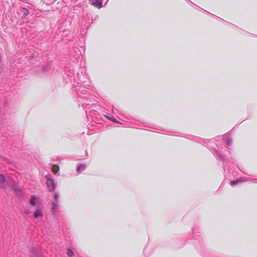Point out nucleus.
Instances as JSON below:
<instances>
[{
	"instance_id": "f257e3e1",
	"label": "nucleus",
	"mask_w": 257,
	"mask_h": 257,
	"mask_svg": "<svg viewBox=\"0 0 257 257\" xmlns=\"http://www.w3.org/2000/svg\"><path fill=\"white\" fill-rule=\"evenodd\" d=\"M59 197V194L57 193H55L54 196V201L52 203V211L53 214H54L57 210L58 209V198Z\"/></svg>"
},
{
	"instance_id": "f03ea898",
	"label": "nucleus",
	"mask_w": 257,
	"mask_h": 257,
	"mask_svg": "<svg viewBox=\"0 0 257 257\" xmlns=\"http://www.w3.org/2000/svg\"><path fill=\"white\" fill-rule=\"evenodd\" d=\"M46 184L50 191H53L55 190L56 185L54 183L53 179H47Z\"/></svg>"
},
{
	"instance_id": "7ed1b4c3",
	"label": "nucleus",
	"mask_w": 257,
	"mask_h": 257,
	"mask_svg": "<svg viewBox=\"0 0 257 257\" xmlns=\"http://www.w3.org/2000/svg\"><path fill=\"white\" fill-rule=\"evenodd\" d=\"M89 3L99 9L102 7V2L100 0H89Z\"/></svg>"
},
{
	"instance_id": "20e7f679",
	"label": "nucleus",
	"mask_w": 257,
	"mask_h": 257,
	"mask_svg": "<svg viewBox=\"0 0 257 257\" xmlns=\"http://www.w3.org/2000/svg\"><path fill=\"white\" fill-rule=\"evenodd\" d=\"M6 181H7V183H8L10 185V186L14 189V191L18 193V192H20L21 191L20 189H17L14 188L15 187V182L14 181H13L12 179H8Z\"/></svg>"
},
{
	"instance_id": "39448f33",
	"label": "nucleus",
	"mask_w": 257,
	"mask_h": 257,
	"mask_svg": "<svg viewBox=\"0 0 257 257\" xmlns=\"http://www.w3.org/2000/svg\"><path fill=\"white\" fill-rule=\"evenodd\" d=\"M43 215V212L41 209H37L34 213V216L36 218L42 217Z\"/></svg>"
},
{
	"instance_id": "423d86ee",
	"label": "nucleus",
	"mask_w": 257,
	"mask_h": 257,
	"mask_svg": "<svg viewBox=\"0 0 257 257\" xmlns=\"http://www.w3.org/2000/svg\"><path fill=\"white\" fill-rule=\"evenodd\" d=\"M6 181L5 177L3 174H0V187L5 188V182Z\"/></svg>"
},
{
	"instance_id": "0eeeda50",
	"label": "nucleus",
	"mask_w": 257,
	"mask_h": 257,
	"mask_svg": "<svg viewBox=\"0 0 257 257\" xmlns=\"http://www.w3.org/2000/svg\"><path fill=\"white\" fill-rule=\"evenodd\" d=\"M20 13L21 14H22V18H25L26 16H27L28 15V14H29V11L28 10H27V9L26 8H21L20 10Z\"/></svg>"
},
{
	"instance_id": "6e6552de",
	"label": "nucleus",
	"mask_w": 257,
	"mask_h": 257,
	"mask_svg": "<svg viewBox=\"0 0 257 257\" xmlns=\"http://www.w3.org/2000/svg\"><path fill=\"white\" fill-rule=\"evenodd\" d=\"M86 167V166L84 164H80L77 166L76 171L78 173H80L82 171H84Z\"/></svg>"
},
{
	"instance_id": "1a4fd4ad",
	"label": "nucleus",
	"mask_w": 257,
	"mask_h": 257,
	"mask_svg": "<svg viewBox=\"0 0 257 257\" xmlns=\"http://www.w3.org/2000/svg\"><path fill=\"white\" fill-rule=\"evenodd\" d=\"M224 139H225L226 146L227 147H230L232 143V140L230 138H228L227 137H224Z\"/></svg>"
},
{
	"instance_id": "9d476101",
	"label": "nucleus",
	"mask_w": 257,
	"mask_h": 257,
	"mask_svg": "<svg viewBox=\"0 0 257 257\" xmlns=\"http://www.w3.org/2000/svg\"><path fill=\"white\" fill-rule=\"evenodd\" d=\"M215 155L216 157H218L221 160H224V156L221 154L218 151L215 150Z\"/></svg>"
},
{
	"instance_id": "9b49d317",
	"label": "nucleus",
	"mask_w": 257,
	"mask_h": 257,
	"mask_svg": "<svg viewBox=\"0 0 257 257\" xmlns=\"http://www.w3.org/2000/svg\"><path fill=\"white\" fill-rule=\"evenodd\" d=\"M36 198L34 196H32L31 199H30V203L31 205H32L33 206H35L36 205Z\"/></svg>"
},
{
	"instance_id": "f8f14e48",
	"label": "nucleus",
	"mask_w": 257,
	"mask_h": 257,
	"mask_svg": "<svg viewBox=\"0 0 257 257\" xmlns=\"http://www.w3.org/2000/svg\"><path fill=\"white\" fill-rule=\"evenodd\" d=\"M52 170L54 173L56 174L59 171V168L57 166H53L52 168Z\"/></svg>"
},
{
	"instance_id": "ddd939ff",
	"label": "nucleus",
	"mask_w": 257,
	"mask_h": 257,
	"mask_svg": "<svg viewBox=\"0 0 257 257\" xmlns=\"http://www.w3.org/2000/svg\"><path fill=\"white\" fill-rule=\"evenodd\" d=\"M67 254L69 256H72L74 254L73 251L70 249H68L67 251Z\"/></svg>"
},
{
	"instance_id": "4468645a",
	"label": "nucleus",
	"mask_w": 257,
	"mask_h": 257,
	"mask_svg": "<svg viewBox=\"0 0 257 257\" xmlns=\"http://www.w3.org/2000/svg\"><path fill=\"white\" fill-rule=\"evenodd\" d=\"M247 181H248V180L245 177H240L237 179V181H238V182H243Z\"/></svg>"
},
{
	"instance_id": "2eb2a0df",
	"label": "nucleus",
	"mask_w": 257,
	"mask_h": 257,
	"mask_svg": "<svg viewBox=\"0 0 257 257\" xmlns=\"http://www.w3.org/2000/svg\"><path fill=\"white\" fill-rule=\"evenodd\" d=\"M109 120H112V121L115 122V119L112 115L106 116Z\"/></svg>"
},
{
	"instance_id": "dca6fc26",
	"label": "nucleus",
	"mask_w": 257,
	"mask_h": 257,
	"mask_svg": "<svg viewBox=\"0 0 257 257\" xmlns=\"http://www.w3.org/2000/svg\"><path fill=\"white\" fill-rule=\"evenodd\" d=\"M238 182V181H237V179L236 181H231L230 182V185L231 186H233V185L236 184Z\"/></svg>"
},
{
	"instance_id": "f3484780",
	"label": "nucleus",
	"mask_w": 257,
	"mask_h": 257,
	"mask_svg": "<svg viewBox=\"0 0 257 257\" xmlns=\"http://www.w3.org/2000/svg\"><path fill=\"white\" fill-rule=\"evenodd\" d=\"M31 257H43V256H42L41 255H40L39 254H34L31 256Z\"/></svg>"
}]
</instances>
